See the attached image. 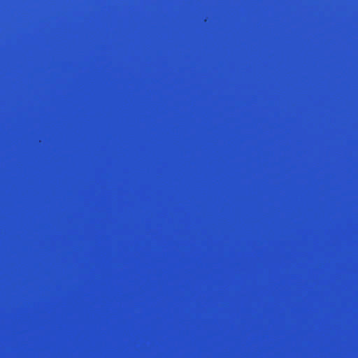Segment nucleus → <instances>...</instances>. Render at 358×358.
Listing matches in <instances>:
<instances>
[{
  "label": "nucleus",
  "mask_w": 358,
  "mask_h": 358,
  "mask_svg": "<svg viewBox=\"0 0 358 358\" xmlns=\"http://www.w3.org/2000/svg\"><path fill=\"white\" fill-rule=\"evenodd\" d=\"M280 296H358V292H270V302L273 297ZM271 308H270V313ZM271 320H270V323ZM271 347L270 346V350Z\"/></svg>",
  "instance_id": "nucleus-3"
},
{
  "label": "nucleus",
  "mask_w": 358,
  "mask_h": 358,
  "mask_svg": "<svg viewBox=\"0 0 358 358\" xmlns=\"http://www.w3.org/2000/svg\"><path fill=\"white\" fill-rule=\"evenodd\" d=\"M250 296L264 298V358H268V292H127V296Z\"/></svg>",
  "instance_id": "nucleus-2"
},
{
  "label": "nucleus",
  "mask_w": 358,
  "mask_h": 358,
  "mask_svg": "<svg viewBox=\"0 0 358 358\" xmlns=\"http://www.w3.org/2000/svg\"><path fill=\"white\" fill-rule=\"evenodd\" d=\"M272 291H358V289H276L271 285V279L270 278V292Z\"/></svg>",
  "instance_id": "nucleus-4"
},
{
  "label": "nucleus",
  "mask_w": 358,
  "mask_h": 358,
  "mask_svg": "<svg viewBox=\"0 0 358 358\" xmlns=\"http://www.w3.org/2000/svg\"><path fill=\"white\" fill-rule=\"evenodd\" d=\"M264 282L262 289H124V288H113V289H81V288H70V291H268V150H264Z\"/></svg>",
  "instance_id": "nucleus-1"
}]
</instances>
